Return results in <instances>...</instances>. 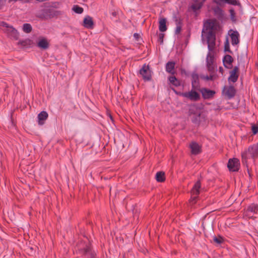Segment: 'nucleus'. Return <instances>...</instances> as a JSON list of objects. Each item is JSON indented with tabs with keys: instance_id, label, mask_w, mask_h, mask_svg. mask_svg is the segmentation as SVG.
I'll return each mask as SVG.
<instances>
[{
	"instance_id": "obj_35",
	"label": "nucleus",
	"mask_w": 258,
	"mask_h": 258,
	"mask_svg": "<svg viewBox=\"0 0 258 258\" xmlns=\"http://www.w3.org/2000/svg\"><path fill=\"white\" fill-rule=\"evenodd\" d=\"M182 25H178L176 26L175 30V33L176 34H179L181 30Z\"/></svg>"
},
{
	"instance_id": "obj_23",
	"label": "nucleus",
	"mask_w": 258,
	"mask_h": 258,
	"mask_svg": "<svg viewBox=\"0 0 258 258\" xmlns=\"http://www.w3.org/2000/svg\"><path fill=\"white\" fill-rule=\"evenodd\" d=\"M159 29L161 32H165L167 30L166 25V20L165 18H161L159 21Z\"/></svg>"
},
{
	"instance_id": "obj_20",
	"label": "nucleus",
	"mask_w": 258,
	"mask_h": 258,
	"mask_svg": "<svg viewBox=\"0 0 258 258\" xmlns=\"http://www.w3.org/2000/svg\"><path fill=\"white\" fill-rule=\"evenodd\" d=\"M216 3H223L232 6H240V3L237 0H215Z\"/></svg>"
},
{
	"instance_id": "obj_40",
	"label": "nucleus",
	"mask_w": 258,
	"mask_h": 258,
	"mask_svg": "<svg viewBox=\"0 0 258 258\" xmlns=\"http://www.w3.org/2000/svg\"><path fill=\"white\" fill-rule=\"evenodd\" d=\"M111 14L113 17H115L116 16V13L115 12H112Z\"/></svg>"
},
{
	"instance_id": "obj_34",
	"label": "nucleus",
	"mask_w": 258,
	"mask_h": 258,
	"mask_svg": "<svg viewBox=\"0 0 258 258\" xmlns=\"http://www.w3.org/2000/svg\"><path fill=\"white\" fill-rule=\"evenodd\" d=\"M224 49H225V51L231 52L230 50V47H229V45L228 40H226V42L225 43Z\"/></svg>"
},
{
	"instance_id": "obj_6",
	"label": "nucleus",
	"mask_w": 258,
	"mask_h": 258,
	"mask_svg": "<svg viewBox=\"0 0 258 258\" xmlns=\"http://www.w3.org/2000/svg\"><path fill=\"white\" fill-rule=\"evenodd\" d=\"M214 50L212 51H210L209 50L206 57L207 67L208 70L211 72H212L214 70V55L212 54V52Z\"/></svg>"
},
{
	"instance_id": "obj_38",
	"label": "nucleus",
	"mask_w": 258,
	"mask_h": 258,
	"mask_svg": "<svg viewBox=\"0 0 258 258\" xmlns=\"http://www.w3.org/2000/svg\"><path fill=\"white\" fill-rule=\"evenodd\" d=\"M6 0H0V9L4 5Z\"/></svg>"
},
{
	"instance_id": "obj_4",
	"label": "nucleus",
	"mask_w": 258,
	"mask_h": 258,
	"mask_svg": "<svg viewBox=\"0 0 258 258\" xmlns=\"http://www.w3.org/2000/svg\"><path fill=\"white\" fill-rule=\"evenodd\" d=\"M181 96L189 99L191 101H198L200 98V94L194 90H191L189 92H185L181 93Z\"/></svg>"
},
{
	"instance_id": "obj_31",
	"label": "nucleus",
	"mask_w": 258,
	"mask_h": 258,
	"mask_svg": "<svg viewBox=\"0 0 258 258\" xmlns=\"http://www.w3.org/2000/svg\"><path fill=\"white\" fill-rule=\"evenodd\" d=\"M73 10L77 14H82L83 12V9L78 6H74Z\"/></svg>"
},
{
	"instance_id": "obj_41",
	"label": "nucleus",
	"mask_w": 258,
	"mask_h": 258,
	"mask_svg": "<svg viewBox=\"0 0 258 258\" xmlns=\"http://www.w3.org/2000/svg\"><path fill=\"white\" fill-rule=\"evenodd\" d=\"M11 28L12 29V32H13L14 33H15L17 32V30L13 28V27H11Z\"/></svg>"
},
{
	"instance_id": "obj_43",
	"label": "nucleus",
	"mask_w": 258,
	"mask_h": 258,
	"mask_svg": "<svg viewBox=\"0 0 258 258\" xmlns=\"http://www.w3.org/2000/svg\"><path fill=\"white\" fill-rule=\"evenodd\" d=\"M137 36H138V34H137V33H135L134 34V36L135 37H137Z\"/></svg>"
},
{
	"instance_id": "obj_29",
	"label": "nucleus",
	"mask_w": 258,
	"mask_h": 258,
	"mask_svg": "<svg viewBox=\"0 0 258 258\" xmlns=\"http://www.w3.org/2000/svg\"><path fill=\"white\" fill-rule=\"evenodd\" d=\"M169 81L172 83L173 85L175 86H178L179 85V83L177 81V79L174 76H171L169 78Z\"/></svg>"
},
{
	"instance_id": "obj_13",
	"label": "nucleus",
	"mask_w": 258,
	"mask_h": 258,
	"mask_svg": "<svg viewBox=\"0 0 258 258\" xmlns=\"http://www.w3.org/2000/svg\"><path fill=\"white\" fill-rule=\"evenodd\" d=\"M232 33L230 34L231 38V44L232 45H235L239 43V34L237 31H232Z\"/></svg>"
},
{
	"instance_id": "obj_19",
	"label": "nucleus",
	"mask_w": 258,
	"mask_h": 258,
	"mask_svg": "<svg viewBox=\"0 0 258 258\" xmlns=\"http://www.w3.org/2000/svg\"><path fill=\"white\" fill-rule=\"evenodd\" d=\"M213 12L215 16L219 19H223L224 17V11L223 10L217 6L213 9Z\"/></svg>"
},
{
	"instance_id": "obj_28",
	"label": "nucleus",
	"mask_w": 258,
	"mask_h": 258,
	"mask_svg": "<svg viewBox=\"0 0 258 258\" xmlns=\"http://www.w3.org/2000/svg\"><path fill=\"white\" fill-rule=\"evenodd\" d=\"M230 17V19L232 21V22H236V14L233 9H231L229 10Z\"/></svg>"
},
{
	"instance_id": "obj_39",
	"label": "nucleus",
	"mask_w": 258,
	"mask_h": 258,
	"mask_svg": "<svg viewBox=\"0 0 258 258\" xmlns=\"http://www.w3.org/2000/svg\"><path fill=\"white\" fill-rule=\"evenodd\" d=\"M212 76H207L206 77V79L208 80H211L212 79Z\"/></svg>"
},
{
	"instance_id": "obj_27",
	"label": "nucleus",
	"mask_w": 258,
	"mask_h": 258,
	"mask_svg": "<svg viewBox=\"0 0 258 258\" xmlns=\"http://www.w3.org/2000/svg\"><path fill=\"white\" fill-rule=\"evenodd\" d=\"M23 30L26 33H30L32 31V27L30 24L25 23L23 25Z\"/></svg>"
},
{
	"instance_id": "obj_36",
	"label": "nucleus",
	"mask_w": 258,
	"mask_h": 258,
	"mask_svg": "<svg viewBox=\"0 0 258 258\" xmlns=\"http://www.w3.org/2000/svg\"><path fill=\"white\" fill-rule=\"evenodd\" d=\"M252 131L254 135L258 133V127L256 126H252Z\"/></svg>"
},
{
	"instance_id": "obj_37",
	"label": "nucleus",
	"mask_w": 258,
	"mask_h": 258,
	"mask_svg": "<svg viewBox=\"0 0 258 258\" xmlns=\"http://www.w3.org/2000/svg\"><path fill=\"white\" fill-rule=\"evenodd\" d=\"M163 37H164V34H163L161 33V34H159V40L161 42V43H163Z\"/></svg>"
},
{
	"instance_id": "obj_8",
	"label": "nucleus",
	"mask_w": 258,
	"mask_h": 258,
	"mask_svg": "<svg viewBox=\"0 0 258 258\" xmlns=\"http://www.w3.org/2000/svg\"><path fill=\"white\" fill-rule=\"evenodd\" d=\"M223 91L225 93L228 99L233 98L236 93V90L232 86H225Z\"/></svg>"
},
{
	"instance_id": "obj_44",
	"label": "nucleus",
	"mask_w": 258,
	"mask_h": 258,
	"mask_svg": "<svg viewBox=\"0 0 258 258\" xmlns=\"http://www.w3.org/2000/svg\"><path fill=\"white\" fill-rule=\"evenodd\" d=\"M4 26H5L6 27H8V26H7V23H5L4 25Z\"/></svg>"
},
{
	"instance_id": "obj_24",
	"label": "nucleus",
	"mask_w": 258,
	"mask_h": 258,
	"mask_svg": "<svg viewBox=\"0 0 258 258\" xmlns=\"http://www.w3.org/2000/svg\"><path fill=\"white\" fill-rule=\"evenodd\" d=\"M175 67V62L172 61H169L166 65V71L171 74L174 73Z\"/></svg>"
},
{
	"instance_id": "obj_16",
	"label": "nucleus",
	"mask_w": 258,
	"mask_h": 258,
	"mask_svg": "<svg viewBox=\"0 0 258 258\" xmlns=\"http://www.w3.org/2000/svg\"><path fill=\"white\" fill-rule=\"evenodd\" d=\"M190 148L192 154L197 155L201 152V147L196 142H192L190 144Z\"/></svg>"
},
{
	"instance_id": "obj_21",
	"label": "nucleus",
	"mask_w": 258,
	"mask_h": 258,
	"mask_svg": "<svg viewBox=\"0 0 258 258\" xmlns=\"http://www.w3.org/2000/svg\"><path fill=\"white\" fill-rule=\"evenodd\" d=\"M248 151L253 158L258 157V143L249 147Z\"/></svg>"
},
{
	"instance_id": "obj_25",
	"label": "nucleus",
	"mask_w": 258,
	"mask_h": 258,
	"mask_svg": "<svg viewBox=\"0 0 258 258\" xmlns=\"http://www.w3.org/2000/svg\"><path fill=\"white\" fill-rule=\"evenodd\" d=\"M247 211L253 214H256L258 212V205L254 204H251L248 207Z\"/></svg>"
},
{
	"instance_id": "obj_2",
	"label": "nucleus",
	"mask_w": 258,
	"mask_h": 258,
	"mask_svg": "<svg viewBox=\"0 0 258 258\" xmlns=\"http://www.w3.org/2000/svg\"><path fill=\"white\" fill-rule=\"evenodd\" d=\"M140 75L145 81H149L151 80V71L149 66L144 64L140 70Z\"/></svg>"
},
{
	"instance_id": "obj_1",
	"label": "nucleus",
	"mask_w": 258,
	"mask_h": 258,
	"mask_svg": "<svg viewBox=\"0 0 258 258\" xmlns=\"http://www.w3.org/2000/svg\"><path fill=\"white\" fill-rule=\"evenodd\" d=\"M215 24L211 20L207 21L204 24L202 36L206 37L208 50L212 51L215 47L216 35Z\"/></svg>"
},
{
	"instance_id": "obj_33",
	"label": "nucleus",
	"mask_w": 258,
	"mask_h": 258,
	"mask_svg": "<svg viewBox=\"0 0 258 258\" xmlns=\"http://www.w3.org/2000/svg\"><path fill=\"white\" fill-rule=\"evenodd\" d=\"M30 42H31V41L29 39H27V40H23V41H20V43L21 44V45L23 46H26L27 45H30Z\"/></svg>"
},
{
	"instance_id": "obj_3",
	"label": "nucleus",
	"mask_w": 258,
	"mask_h": 258,
	"mask_svg": "<svg viewBox=\"0 0 258 258\" xmlns=\"http://www.w3.org/2000/svg\"><path fill=\"white\" fill-rule=\"evenodd\" d=\"M200 189L201 183L200 181H198L195 183L191 190V197L190 199V202L192 203V204L196 203V199L200 194Z\"/></svg>"
},
{
	"instance_id": "obj_12",
	"label": "nucleus",
	"mask_w": 258,
	"mask_h": 258,
	"mask_svg": "<svg viewBox=\"0 0 258 258\" xmlns=\"http://www.w3.org/2000/svg\"><path fill=\"white\" fill-rule=\"evenodd\" d=\"M238 71V67L236 66L234 68L233 70L230 72V76L228 78L229 82L232 83H235L238 79V75L236 74V73Z\"/></svg>"
},
{
	"instance_id": "obj_22",
	"label": "nucleus",
	"mask_w": 258,
	"mask_h": 258,
	"mask_svg": "<svg viewBox=\"0 0 258 258\" xmlns=\"http://www.w3.org/2000/svg\"><path fill=\"white\" fill-rule=\"evenodd\" d=\"M37 46L40 48L46 49L48 48L49 45L45 38H42L38 41Z\"/></svg>"
},
{
	"instance_id": "obj_10",
	"label": "nucleus",
	"mask_w": 258,
	"mask_h": 258,
	"mask_svg": "<svg viewBox=\"0 0 258 258\" xmlns=\"http://www.w3.org/2000/svg\"><path fill=\"white\" fill-rule=\"evenodd\" d=\"M206 0H194L193 3L190 6L191 9L194 12L201 9Z\"/></svg>"
},
{
	"instance_id": "obj_7",
	"label": "nucleus",
	"mask_w": 258,
	"mask_h": 258,
	"mask_svg": "<svg viewBox=\"0 0 258 258\" xmlns=\"http://www.w3.org/2000/svg\"><path fill=\"white\" fill-rule=\"evenodd\" d=\"M81 252L85 258H96L95 251H93L89 246H86L82 249Z\"/></svg>"
},
{
	"instance_id": "obj_11",
	"label": "nucleus",
	"mask_w": 258,
	"mask_h": 258,
	"mask_svg": "<svg viewBox=\"0 0 258 258\" xmlns=\"http://www.w3.org/2000/svg\"><path fill=\"white\" fill-rule=\"evenodd\" d=\"M206 120L205 115L203 113V111L200 112V115L197 114L191 117L192 122L196 124H200L203 121Z\"/></svg>"
},
{
	"instance_id": "obj_17",
	"label": "nucleus",
	"mask_w": 258,
	"mask_h": 258,
	"mask_svg": "<svg viewBox=\"0 0 258 258\" xmlns=\"http://www.w3.org/2000/svg\"><path fill=\"white\" fill-rule=\"evenodd\" d=\"M233 58L230 55L227 54L223 58V65L225 68H229L233 61Z\"/></svg>"
},
{
	"instance_id": "obj_5",
	"label": "nucleus",
	"mask_w": 258,
	"mask_h": 258,
	"mask_svg": "<svg viewBox=\"0 0 258 258\" xmlns=\"http://www.w3.org/2000/svg\"><path fill=\"white\" fill-rule=\"evenodd\" d=\"M240 165L239 161L237 158L230 159L228 161L227 167L231 171H237Z\"/></svg>"
},
{
	"instance_id": "obj_42",
	"label": "nucleus",
	"mask_w": 258,
	"mask_h": 258,
	"mask_svg": "<svg viewBox=\"0 0 258 258\" xmlns=\"http://www.w3.org/2000/svg\"><path fill=\"white\" fill-rule=\"evenodd\" d=\"M137 36H138V34H137V33H135L134 34V36L135 37H137Z\"/></svg>"
},
{
	"instance_id": "obj_9",
	"label": "nucleus",
	"mask_w": 258,
	"mask_h": 258,
	"mask_svg": "<svg viewBox=\"0 0 258 258\" xmlns=\"http://www.w3.org/2000/svg\"><path fill=\"white\" fill-rule=\"evenodd\" d=\"M202 96L205 99H209L212 98L215 94L216 92L214 90H211L205 88H202L200 90Z\"/></svg>"
},
{
	"instance_id": "obj_15",
	"label": "nucleus",
	"mask_w": 258,
	"mask_h": 258,
	"mask_svg": "<svg viewBox=\"0 0 258 258\" xmlns=\"http://www.w3.org/2000/svg\"><path fill=\"white\" fill-rule=\"evenodd\" d=\"M201 112H202V110L201 108L195 105H191L189 109V114L192 116L197 114L200 115Z\"/></svg>"
},
{
	"instance_id": "obj_14",
	"label": "nucleus",
	"mask_w": 258,
	"mask_h": 258,
	"mask_svg": "<svg viewBox=\"0 0 258 258\" xmlns=\"http://www.w3.org/2000/svg\"><path fill=\"white\" fill-rule=\"evenodd\" d=\"M38 123L42 125L44 123V121L48 117V113L46 111H42L38 115Z\"/></svg>"
},
{
	"instance_id": "obj_18",
	"label": "nucleus",
	"mask_w": 258,
	"mask_h": 258,
	"mask_svg": "<svg viewBox=\"0 0 258 258\" xmlns=\"http://www.w3.org/2000/svg\"><path fill=\"white\" fill-rule=\"evenodd\" d=\"M94 23L92 18L89 16H86L84 19V26L88 29L92 28Z\"/></svg>"
},
{
	"instance_id": "obj_30",
	"label": "nucleus",
	"mask_w": 258,
	"mask_h": 258,
	"mask_svg": "<svg viewBox=\"0 0 258 258\" xmlns=\"http://www.w3.org/2000/svg\"><path fill=\"white\" fill-rule=\"evenodd\" d=\"M173 21L175 22L176 26L178 25H182V20L178 17H177L176 15H174L173 17Z\"/></svg>"
},
{
	"instance_id": "obj_26",
	"label": "nucleus",
	"mask_w": 258,
	"mask_h": 258,
	"mask_svg": "<svg viewBox=\"0 0 258 258\" xmlns=\"http://www.w3.org/2000/svg\"><path fill=\"white\" fill-rule=\"evenodd\" d=\"M156 179L158 182H163L164 178V173L162 172H158L156 174Z\"/></svg>"
},
{
	"instance_id": "obj_32",
	"label": "nucleus",
	"mask_w": 258,
	"mask_h": 258,
	"mask_svg": "<svg viewBox=\"0 0 258 258\" xmlns=\"http://www.w3.org/2000/svg\"><path fill=\"white\" fill-rule=\"evenodd\" d=\"M213 241L218 244H221L223 242V239L221 236H219L218 237L214 236L213 237Z\"/></svg>"
},
{
	"instance_id": "obj_45",
	"label": "nucleus",
	"mask_w": 258,
	"mask_h": 258,
	"mask_svg": "<svg viewBox=\"0 0 258 258\" xmlns=\"http://www.w3.org/2000/svg\"><path fill=\"white\" fill-rule=\"evenodd\" d=\"M47 10H43V13H46L47 12Z\"/></svg>"
}]
</instances>
